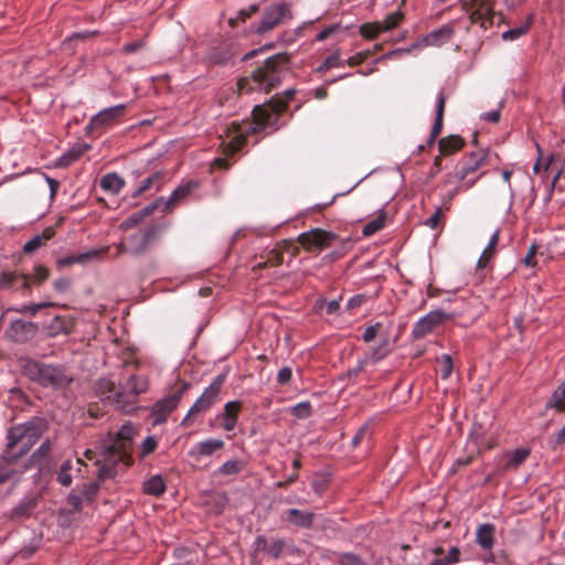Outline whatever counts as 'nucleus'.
<instances>
[{
    "mask_svg": "<svg viewBox=\"0 0 565 565\" xmlns=\"http://www.w3.org/2000/svg\"><path fill=\"white\" fill-rule=\"evenodd\" d=\"M135 435V428L131 424H125L118 430L117 436H109L99 441L97 452L90 449L85 451L88 459H95L99 466L97 477L99 479H111L117 475V465L125 467L131 465L130 441Z\"/></svg>",
    "mask_w": 565,
    "mask_h": 565,
    "instance_id": "obj_1",
    "label": "nucleus"
},
{
    "mask_svg": "<svg viewBox=\"0 0 565 565\" xmlns=\"http://www.w3.org/2000/svg\"><path fill=\"white\" fill-rule=\"evenodd\" d=\"M42 434V424L36 420L19 424L8 431L7 449L0 460V465H4V471L0 472V483L12 476L13 470L7 468L18 457L26 454L30 448L38 441Z\"/></svg>",
    "mask_w": 565,
    "mask_h": 565,
    "instance_id": "obj_2",
    "label": "nucleus"
},
{
    "mask_svg": "<svg viewBox=\"0 0 565 565\" xmlns=\"http://www.w3.org/2000/svg\"><path fill=\"white\" fill-rule=\"evenodd\" d=\"M289 70V56L278 53L265 60V63L252 72L250 77L237 82L238 92L250 90L268 92L280 84L282 75Z\"/></svg>",
    "mask_w": 565,
    "mask_h": 565,
    "instance_id": "obj_3",
    "label": "nucleus"
},
{
    "mask_svg": "<svg viewBox=\"0 0 565 565\" xmlns=\"http://www.w3.org/2000/svg\"><path fill=\"white\" fill-rule=\"evenodd\" d=\"M21 367L23 374L29 380L44 387L64 390L73 381V377L67 375L63 367L45 364L32 359L22 360Z\"/></svg>",
    "mask_w": 565,
    "mask_h": 565,
    "instance_id": "obj_4",
    "label": "nucleus"
},
{
    "mask_svg": "<svg viewBox=\"0 0 565 565\" xmlns=\"http://www.w3.org/2000/svg\"><path fill=\"white\" fill-rule=\"evenodd\" d=\"M189 387V383L179 382L166 396L152 405L151 417L153 425H160L167 420L168 416L178 407Z\"/></svg>",
    "mask_w": 565,
    "mask_h": 565,
    "instance_id": "obj_5",
    "label": "nucleus"
},
{
    "mask_svg": "<svg viewBox=\"0 0 565 565\" xmlns=\"http://www.w3.org/2000/svg\"><path fill=\"white\" fill-rule=\"evenodd\" d=\"M295 95L294 89L286 90V99L281 97L273 98L267 105H256L253 108V116L259 126H273L277 122V116L284 111L287 102Z\"/></svg>",
    "mask_w": 565,
    "mask_h": 565,
    "instance_id": "obj_6",
    "label": "nucleus"
},
{
    "mask_svg": "<svg viewBox=\"0 0 565 565\" xmlns=\"http://www.w3.org/2000/svg\"><path fill=\"white\" fill-rule=\"evenodd\" d=\"M225 374H218L214 377L212 383L204 390L201 396L196 399V402L191 406L188 414L182 420V424L191 417L199 415L205 411H207L212 404L215 402L217 395L221 392V388L225 382Z\"/></svg>",
    "mask_w": 565,
    "mask_h": 565,
    "instance_id": "obj_7",
    "label": "nucleus"
},
{
    "mask_svg": "<svg viewBox=\"0 0 565 565\" xmlns=\"http://www.w3.org/2000/svg\"><path fill=\"white\" fill-rule=\"evenodd\" d=\"M404 20V12L398 9L386 15L383 21L367 22L360 26V34L367 40L376 39L381 33L388 32L398 26Z\"/></svg>",
    "mask_w": 565,
    "mask_h": 565,
    "instance_id": "obj_8",
    "label": "nucleus"
},
{
    "mask_svg": "<svg viewBox=\"0 0 565 565\" xmlns=\"http://www.w3.org/2000/svg\"><path fill=\"white\" fill-rule=\"evenodd\" d=\"M454 30L448 25H443L441 28L434 30L426 34L422 40L415 44H413L411 47L407 49H398L392 52H388L386 55H384L382 58H391L396 54L401 53H409L413 49L419 47V46H440L447 42L450 41L452 38Z\"/></svg>",
    "mask_w": 565,
    "mask_h": 565,
    "instance_id": "obj_9",
    "label": "nucleus"
},
{
    "mask_svg": "<svg viewBox=\"0 0 565 565\" xmlns=\"http://www.w3.org/2000/svg\"><path fill=\"white\" fill-rule=\"evenodd\" d=\"M488 152L483 149L469 153L463 160L457 166L455 172L449 174L447 183L454 178L457 181H465L471 173L478 171L487 162Z\"/></svg>",
    "mask_w": 565,
    "mask_h": 565,
    "instance_id": "obj_10",
    "label": "nucleus"
},
{
    "mask_svg": "<svg viewBox=\"0 0 565 565\" xmlns=\"http://www.w3.org/2000/svg\"><path fill=\"white\" fill-rule=\"evenodd\" d=\"M94 391L96 396L106 405L118 408H122L125 406V393L121 392V388L118 387L114 381L106 377L99 379L94 386Z\"/></svg>",
    "mask_w": 565,
    "mask_h": 565,
    "instance_id": "obj_11",
    "label": "nucleus"
},
{
    "mask_svg": "<svg viewBox=\"0 0 565 565\" xmlns=\"http://www.w3.org/2000/svg\"><path fill=\"white\" fill-rule=\"evenodd\" d=\"M256 127L250 122H237L232 121L227 127L226 139L223 145L226 147V151L234 153L238 151L246 142V136L248 132H254Z\"/></svg>",
    "mask_w": 565,
    "mask_h": 565,
    "instance_id": "obj_12",
    "label": "nucleus"
},
{
    "mask_svg": "<svg viewBox=\"0 0 565 565\" xmlns=\"http://www.w3.org/2000/svg\"><path fill=\"white\" fill-rule=\"evenodd\" d=\"M285 19H290V7L287 3H274L269 6L258 26L256 28L257 33H266L277 26Z\"/></svg>",
    "mask_w": 565,
    "mask_h": 565,
    "instance_id": "obj_13",
    "label": "nucleus"
},
{
    "mask_svg": "<svg viewBox=\"0 0 565 565\" xmlns=\"http://www.w3.org/2000/svg\"><path fill=\"white\" fill-rule=\"evenodd\" d=\"M335 235L333 233L323 231L321 228H312L308 232L301 233L298 236V242L309 252L320 250L331 245Z\"/></svg>",
    "mask_w": 565,
    "mask_h": 565,
    "instance_id": "obj_14",
    "label": "nucleus"
},
{
    "mask_svg": "<svg viewBox=\"0 0 565 565\" xmlns=\"http://www.w3.org/2000/svg\"><path fill=\"white\" fill-rule=\"evenodd\" d=\"M450 315L443 310H431L422 317L413 327L412 335L414 339H422L438 327L443 321L449 319Z\"/></svg>",
    "mask_w": 565,
    "mask_h": 565,
    "instance_id": "obj_15",
    "label": "nucleus"
},
{
    "mask_svg": "<svg viewBox=\"0 0 565 565\" xmlns=\"http://www.w3.org/2000/svg\"><path fill=\"white\" fill-rule=\"evenodd\" d=\"M125 108V104H118L116 106L102 109L90 118L86 129L95 130L114 125L116 120L124 114Z\"/></svg>",
    "mask_w": 565,
    "mask_h": 565,
    "instance_id": "obj_16",
    "label": "nucleus"
},
{
    "mask_svg": "<svg viewBox=\"0 0 565 565\" xmlns=\"http://www.w3.org/2000/svg\"><path fill=\"white\" fill-rule=\"evenodd\" d=\"M316 514L307 510L287 509L281 514V521L300 529L309 530L313 525Z\"/></svg>",
    "mask_w": 565,
    "mask_h": 565,
    "instance_id": "obj_17",
    "label": "nucleus"
},
{
    "mask_svg": "<svg viewBox=\"0 0 565 565\" xmlns=\"http://www.w3.org/2000/svg\"><path fill=\"white\" fill-rule=\"evenodd\" d=\"M148 380L143 375H131L126 384L121 387V392L125 393L124 404L132 402L139 394L145 393L148 390Z\"/></svg>",
    "mask_w": 565,
    "mask_h": 565,
    "instance_id": "obj_18",
    "label": "nucleus"
},
{
    "mask_svg": "<svg viewBox=\"0 0 565 565\" xmlns=\"http://www.w3.org/2000/svg\"><path fill=\"white\" fill-rule=\"evenodd\" d=\"M224 447V441L218 438H209L195 444L190 450L189 456L195 460L213 455L216 450Z\"/></svg>",
    "mask_w": 565,
    "mask_h": 565,
    "instance_id": "obj_19",
    "label": "nucleus"
},
{
    "mask_svg": "<svg viewBox=\"0 0 565 565\" xmlns=\"http://www.w3.org/2000/svg\"><path fill=\"white\" fill-rule=\"evenodd\" d=\"M198 185H199L198 182L189 181V182L178 186L177 189H174L172 191V193H171V195L169 196L168 200H164L163 198H160V199L157 200V201H159V207L161 205H164L162 207V211L167 210L168 207L174 205L180 200H182L185 196L190 195L192 193V191L198 188Z\"/></svg>",
    "mask_w": 565,
    "mask_h": 565,
    "instance_id": "obj_20",
    "label": "nucleus"
},
{
    "mask_svg": "<svg viewBox=\"0 0 565 565\" xmlns=\"http://www.w3.org/2000/svg\"><path fill=\"white\" fill-rule=\"evenodd\" d=\"M239 411L241 402L238 401H231L225 404L224 411L218 415V418L222 419V427L226 431H232L235 428Z\"/></svg>",
    "mask_w": 565,
    "mask_h": 565,
    "instance_id": "obj_21",
    "label": "nucleus"
},
{
    "mask_svg": "<svg viewBox=\"0 0 565 565\" xmlns=\"http://www.w3.org/2000/svg\"><path fill=\"white\" fill-rule=\"evenodd\" d=\"M531 450L529 448L522 447L516 448L511 452H505L502 456V469L507 470H516L530 456Z\"/></svg>",
    "mask_w": 565,
    "mask_h": 565,
    "instance_id": "obj_22",
    "label": "nucleus"
},
{
    "mask_svg": "<svg viewBox=\"0 0 565 565\" xmlns=\"http://www.w3.org/2000/svg\"><path fill=\"white\" fill-rule=\"evenodd\" d=\"M90 147L86 143L75 145L65 151L56 161V167L67 168L78 160Z\"/></svg>",
    "mask_w": 565,
    "mask_h": 565,
    "instance_id": "obj_23",
    "label": "nucleus"
},
{
    "mask_svg": "<svg viewBox=\"0 0 565 565\" xmlns=\"http://www.w3.org/2000/svg\"><path fill=\"white\" fill-rule=\"evenodd\" d=\"M100 188L113 195L118 194L125 186V180L116 172H109L102 177Z\"/></svg>",
    "mask_w": 565,
    "mask_h": 565,
    "instance_id": "obj_24",
    "label": "nucleus"
},
{
    "mask_svg": "<svg viewBox=\"0 0 565 565\" xmlns=\"http://www.w3.org/2000/svg\"><path fill=\"white\" fill-rule=\"evenodd\" d=\"M494 526L489 523L481 524L476 533V541L483 550H491L494 543Z\"/></svg>",
    "mask_w": 565,
    "mask_h": 565,
    "instance_id": "obj_25",
    "label": "nucleus"
},
{
    "mask_svg": "<svg viewBox=\"0 0 565 565\" xmlns=\"http://www.w3.org/2000/svg\"><path fill=\"white\" fill-rule=\"evenodd\" d=\"M445 102H446V98H445L444 94L439 93L436 98V119L431 127L429 142H433L443 129V117H444Z\"/></svg>",
    "mask_w": 565,
    "mask_h": 565,
    "instance_id": "obj_26",
    "label": "nucleus"
},
{
    "mask_svg": "<svg viewBox=\"0 0 565 565\" xmlns=\"http://www.w3.org/2000/svg\"><path fill=\"white\" fill-rule=\"evenodd\" d=\"M162 184V173L161 172H154L151 175L143 179L138 188L134 192V196L137 198L145 193L146 191L156 189L159 190Z\"/></svg>",
    "mask_w": 565,
    "mask_h": 565,
    "instance_id": "obj_27",
    "label": "nucleus"
},
{
    "mask_svg": "<svg viewBox=\"0 0 565 565\" xmlns=\"http://www.w3.org/2000/svg\"><path fill=\"white\" fill-rule=\"evenodd\" d=\"M492 14V0H472L471 18L476 21L490 19Z\"/></svg>",
    "mask_w": 565,
    "mask_h": 565,
    "instance_id": "obj_28",
    "label": "nucleus"
},
{
    "mask_svg": "<svg viewBox=\"0 0 565 565\" xmlns=\"http://www.w3.org/2000/svg\"><path fill=\"white\" fill-rule=\"evenodd\" d=\"M142 490L149 495L159 497L166 490V483L160 475H154L143 482Z\"/></svg>",
    "mask_w": 565,
    "mask_h": 565,
    "instance_id": "obj_29",
    "label": "nucleus"
},
{
    "mask_svg": "<svg viewBox=\"0 0 565 565\" xmlns=\"http://www.w3.org/2000/svg\"><path fill=\"white\" fill-rule=\"evenodd\" d=\"M391 343L388 338L382 340L380 344L369 354H365L363 358L367 359V363H379L383 359H385L391 353Z\"/></svg>",
    "mask_w": 565,
    "mask_h": 565,
    "instance_id": "obj_30",
    "label": "nucleus"
},
{
    "mask_svg": "<svg viewBox=\"0 0 565 565\" xmlns=\"http://www.w3.org/2000/svg\"><path fill=\"white\" fill-rule=\"evenodd\" d=\"M462 146L463 140L458 136H449L439 140V151L444 156H448L460 150Z\"/></svg>",
    "mask_w": 565,
    "mask_h": 565,
    "instance_id": "obj_31",
    "label": "nucleus"
},
{
    "mask_svg": "<svg viewBox=\"0 0 565 565\" xmlns=\"http://www.w3.org/2000/svg\"><path fill=\"white\" fill-rule=\"evenodd\" d=\"M546 406L558 412H565V380L553 392L551 398L546 403Z\"/></svg>",
    "mask_w": 565,
    "mask_h": 565,
    "instance_id": "obj_32",
    "label": "nucleus"
},
{
    "mask_svg": "<svg viewBox=\"0 0 565 565\" xmlns=\"http://www.w3.org/2000/svg\"><path fill=\"white\" fill-rule=\"evenodd\" d=\"M159 209V201H156L154 203L143 207L142 210L132 213L130 216H128L122 223L121 226L124 228H130L135 225H137L142 217L150 214L153 210Z\"/></svg>",
    "mask_w": 565,
    "mask_h": 565,
    "instance_id": "obj_33",
    "label": "nucleus"
},
{
    "mask_svg": "<svg viewBox=\"0 0 565 565\" xmlns=\"http://www.w3.org/2000/svg\"><path fill=\"white\" fill-rule=\"evenodd\" d=\"M499 242V230H497L490 237L487 247L483 249L482 255L478 259V267L484 268L487 264L490 262L492 255L494 254L495 246Z\"/></svg>",
    "mask_w": 565,
    "mask_h": 565,
    "instance_id": "obj_34",
    "label": "nucleus"
},
{
    "mask_svg": "<svg viewBox=\"0 0 565 565\" xmlns=\"http://www.w3.org/2000/svg\"><path fill=\"white\" fill-rule=\"evenodd\" d=\"M531 23H532V17L530 15L527 18L526 22H524L523 24L504 31L502 33V39L504 41H514V40L523 36L524 34H526L529 32Z\"/></svg>",
    "mask_w": 565,
    "mask_h": 565,
    "instance_id": "obj_35",
    "label": "nucleus"
},
{
    "mask_svg": "<svg viewBox=\"0 0 565 565\" xmlns=\"http://www.w3.org/2000/svg\"><path fill=\"white\" fill-rule=\"evenodd\" d=\"M52 306H54V303L50 302V301H42V302L29 303V305L23 303V305H20L18 307L13 308V311L30 316V317H34L39 310H41L43 308H49Z\"/></svg>",
    "mask_w": 565,
    "mask_h": 565,
    "instance_id": "obj_36",
    "label": "nucleus"
},
{
    "mask_svg": "<svg viewBox=\"0 0 565 565\" xmlns=\"http://www.w3.org/2000/svg\"><path fill=\"white\" fill-rule=\"evenodd\" d=\"M244 468V462L238 459H232L225 461L218 467L217 472L223 476H235L238 475Z\"/></svg>",
    "mask_w": 565,
    "mask_h": 565,
    "instance_id": "obj_37",
    "label": "nucleus"
},
{
    "mask_svg": "<svg viewBox=\"0 0 565 565\" xmlns=\"http://www.w3.org/2000/svg\"><path fill=\"white\" fill-rule=\"evenodd\" d=\"M386 215L385 213L379 214L375 218L367 222L363 227V235L371 236L382 230L385 225Z\"/></svg>",
    "mask_w": 565,
    "mask_h": 565,
    "instance_id": "obj_38",
    "label": "nucleus"
},
{
    "mask_svg": "<svg viewBox=\"0 0 565 565\" xmlns=\"http://www.w3.org/2000/svg\"><path fill=\"white\" fill-rule=\"evenodd\" d=\"M72 468L73 463L71 460H66L61 465L56 476V480L58 483H61L64 487H68L72 483Z\"/></svg>",
    "mask_w": 565,
    "mask_h": 565,
    "instance_id": "obj_39",
    "label": "nucleus"
},
{
    "mask_svg": "<svg viewBox=\"0 0 565 565\" xmlns=\"http://www.w3.org/2000/svg\"><path fill=\"white\" fill-rule=\"evenodd\" d=\"M344 66V61L341 58L339 52H334L327 56L321 65L317 68L318 72H324L333 67Z\"/></svg>",
    "mask_w": 565,
    "mask_h": 565,
    "instance_id": "obj_40",
    "label": "nucleus"
},
{
    "mask_svg": "<svg viewBox=\"0 0 565 565\" xmlns=\"http://www.w3.org/2000/svg\"><path fill=\"white\" fill-rule=\"evenodd\" d=\"M35 505V500L34 499H24L23 501L20 502V504H18L17 507H14L12 509V514L11 516L13 519H21V518H24L26 516L31 509Z\"/></svg>",
    "mask_w": 565,
    "mask_h": 565,
    "instance_id": "obj_41",
    "label": "nucleus"
},
{
    "mask_svg": "<svg viewBox=\"0 0 565 565\" xmlns=\"http://www.w3.org/2000/svg\"><path fill=\"white\" fill-rule=\"evenodd\" d=\"M103 480L104 479L98 478L97 481L84 483L81 488H77V490L81 492V494L84 497L86 501H92L99 490V481Z\"/></svg>",
    "mask_w": 565,
    "mask_h": 565,
    "instance_id": "obj_42",
    "label": "nucleus"
},
{
    "mask_svg": "<svg viewBox=\"0 0 565 565\" xmlns=\"http://www.w3.org/2000/svg\"><path fill=\"white\" fill-rule=\"evenodd\" d=\"M285 542L281 539H273L267 542L265 553L270 555L273 558H278L282 553Z\"/></svg>",
    "mask_w": 565,
    "mask_h": 565,
    "instance_id": "obj_43",
    "label": "nucleus"
},
{
    "mask_svg": "<svg viewBox=\"0 0 565 565\" xmlns=\"http://www.w3.org/2000/svg\"><path fill=\"white\" fill-rule=\"evenodd\" d=\"M50 276V271L46 267L42 265H38L34 267L33 273L29 275L33 284L41 285Z\"/></svg>",
    "mask_w": 565,
    "mask_h": 565,
    "instance_id": "obj_44",
    "label": "nucleus"
},
{
    "mask_svg": "<svg viewBox=\"0 0 565 565\" xmlns=\"http://www.w3.org/2000/svg\"><path fill=\"white\" fill-rule=\"evenodd\" d=\"M96 34H98V31H83V32H74L72 35L67 36L64 42H63V46L65 49H70L71 47V44L74 40H82V41H85L92 36H95Z\"/></svg>",
    "mask_w": 565,
    "mask_h": 565,
    "instance_id": "obj_45",
    "label": "nucleus"
},
{
    "mask_svg": "<svg viewBox=\"0 0 565 565\" xmlns=\"http://www.w3.org/2000/svg\"><path fill=\"white\" fill-rule=\"evenodd\" d=\"M440 363H441L440 377L443 380H446L451 375L452 369H454V364H452V360H451L450 355L443 354L440 358Z\"/></svg>",
    "mask_w": 565,
    "mask_h": 565,
    "instance_id": "obj_46",
    "label": "nucleus"
},
{
    "mask_svg": "<svg viewBox=\"0 0 565 565\" xmlns=\"http://www.w3.org/2000/svg\"><path fill=\"white\" fill-rule=\"evenodd\" d=\"M14 274L17 275V278L14 279L11 288H15V289L21 288L24 291H29L31 288V284H33V281L31 280L29 275L18 274V273H14Z\"/></svg>",
    "mask_w": 565,
    "mask_h": 565,
    "instance_id": "obj_47",
    "label": "nucleus"
},
{
    "mask_svg": "<svg viewBox=\"0 0 565 565\" xmlns=\"http://www.w3.org/2000/svg\"><path fill=\"white\" fill-rule=\"evenodd\" d=\"M86 501L84 497L81 494V492L76 489H74L67 497V503L71 505L74 510L78 511L82 509V505Z\"/></svg>",
    "mask_w": 565,
    "mask_h": 565,
    "instance_id": "obj_48",
    "label": "nucleus"
},
{
    "mask_svg": "<svg viewBox=\"0 0 565 565\" xmlns=\"http://www.w3.org/2000/svg\"><path fill=\"white\" fill-rule=\"evenodd\" d=\"M340 565H363L362 559L353 553H341L338 556Z\"/></svg>",
    "mask_w": 565,
    "mask_h": 565,
    "instance_id": "obj_49",
    "label": "nucleus"
},
{
    "mask_svg": "<svg viewBox=\"0 0 565 565\" xmlns=\"http://www.w3.org/2000/svg\"><path fill=\"white\" fill-rule=\"evenodd\" d=\"M292 414L298 418H307L311 414V405L309 402H300L292 407Z\"/></svg>",
    "mask_w": 565,
    "mask_h": 565,
    "instance_id": "obj_50",
    "label": "nucleus"
},
{
    "mask_svg": "<svg viewBox=\"0 0 565 565\" xmlns=\"http://www.w3.org/2000/svg\"><path fill=\"white\" fill-rule=\"evenodd\" d=\"M158 446V441L153 436H147L141 444V457L152 454Z\"/></svg>",
    "mask_w": 565,
    "mask_h": 565,
    "instance_id": "obj_51",
    "label": "nucleus"
},
{
    "mask_svg": "<svg viewBox=\"0 0 565 565\" xmlns=\"http://www.w3.org/2000/svg\"><path fill=\"white\" fill-rule=\"evenodd\" d=\"M232 57L233 53L230 51L220 52L215 49L210 53V60L215 64H226Z\"/></svg>",
    "mask_w": 565,
    "mask_h": 565,
    "instance_id": "obj_52",
    "label": "nucleus"
},
{
    "mask_svg": "<svg viewBox=\"0 0 565 565\" xmlns=\"http://www.w3.org/2000/svg\"><path fill=\"white\" fill-rule=\"evenodd\" d=\"M46 237H44L43 235H36L34 237H32L31 239H29L24 246H23V252L26 253V254H31L33 253L34 250H36L39 247H41V245L43 244V241L45 239Z\"/></svg>",
    "mask_w": 565,
    "mask_h": 565,
    "instance_id": "obj_53",
    "label": "nucleus"
},
{
    "mask_svg": "<svg viewBox=\"0 0 565 565\" xmlns=\"http://www.w3.org/2000/svg\"><path fill=\"white\" fill-rule=\"evenodd\" d=\"M501 175H502V180L507 184L509 193H510V201H509V210H510L512 207L514 199H515V191H514V189L512 188V184H511L512 171L508 170V169H504V170H502Z\"/></svg>",
    "mask_w": 565,
    "mask_h": 565,
    "instance_id": "obj_54",
    "label": "nucleus"
},
{
    "mask_svg": "<svg viewBox=\"0 0 565 565\" xmlns=\"http://www.w3.org/2000/svg\"><path fill=\"white\" fill-rule=\"evenodd\" d=\"M17 278V275L11 271H2L0 274V290L12 287L14 279Z\"/></svg>",
    "mask_w": 565,
    "mask_h": 565,
    "instance_id": "obj_55",
    "label": "nucleus"
},
{
    "mask_svg": "<svg viewBox=\"0 0 565 565\" xmlns=\"http://www.w3.org/2000/svg\"><path fill=\"white\" fill-rule=\"evenodd\" d=\"M33 323L28 322L24 320H14L11 323V329L15 332H29L31 329H33Z\"/></svg>",
    "mask_w": 565,
    "mask_h": 565,
    "instance_id": "obj_56",
    "label": "nucleus"
},
{
    "mask_svg": "<svg viewBox=\"0 0 565 565\" xmlns=\"http://www.w3.org/2000/svg\"><path fill=\"white\" fill-rule=\"evenodd\" d=\"M292 376V371L289 366H284L278 371L277 383L280 385L287 384Z\"/></svg>",
    "mask_w": 565,
    "mask_h": 565,
    "instance_id": "obj_57",
    "label": "nucleus"
},
{
    "mask_svg": "<svg viewBox=\"0 0 565 565\" xmlns=\"http://www.w3.org/2000/svg\"><path fill=\"white\" fill-rule=\"evenodd\" d=\"M550 169H551V161L545 163V166L543 168L541 158L537 159V161L535 162V164L533 167L534 173L540 174L543 180H545L547 178Z\"/></svg>",
    "mask_w": 565,
    "mask_h": 565,
    "instance_id": "obj_58",
    "label": "nucleus"
},
{
    "mask_svg": "<svg viewBox=\"0 0 565 565\" xmlns=\"http://www.w3.org/2000/svg\"><path fill=\"white\" fill-rule=\"evenodd\" d=\"M367 364H369L367 359H364V358L359 359L356 365L354 367H351L348 370L347 376L349 379L356 376L360 372H362L365 369V366Z\"/></svg>",
    "mask_w": 565,
    "mask_h": 565,
    "instance_id": "obj_59",
    "label": "nucleus"
},
{
    "mask_svg": "<svg viewBox=\"0 0 565 565\" xmlns=\"http://www.w3.org/2000/svg\"><path fill=\"white\" fill-rule=\"evenodd\" d=\"M145 46V42L142 40H137L130 43H127L122 46L121 51L124 53L130 54L136 53Z\"/></svg>",
    "mask_w": 565,
    "mask_h": 565,
    "instance_id": "obj_60",
    "label": "nucleus"
},
{
    "mask_svg": "<svg viewBox=\"0 0 565 565\" xmlns=\"http://www.w3.org/2000/svg\"><path fill=\"white\" fill-rule=\"evenodd\" d=\"M369 425L364 424L360 427V429L356 431V434L352 437L351 445L353 447L358 446L362 439L369 434Z\"/></svg>",
    "mask_w": 565,
    "mask_h": 565,
    "instance_id": "obj_61",
    "label": "nucleus"
},
{
    "mask_svg": "<svg viewBox=\"0 0 565 565\" xmlns=\"http://www.w3.org/2000/svg\"><path fill=\"white\" fill-rule=\"evenodd\" d=\"M53 286L57 292L64 294L70 289L71 280L68 278H60L54 280Z\"/></svg>",
    "mask_w": 565,
    "mask_h": 565,
    "instance_id": "obj_62",
    "label": "nucleus"
},
{
    "mask_svg": "<svg viewBox=\"0 0 565 565\" xmlns=\"http://www.w3.org/2000/svg\"><path fill=\"white\" fill-rule=\"evenodd\" d=\"M377 328H379V323L369 326L363 332V335H362L363 341H365V342L373 341L377 334Z\"/></svg>",
    "mask_w": 565,
    "mask_h": 565,
    "instance_id": "obj_63",
    "label": "nucleus"
},
{
    "mask_svg": "<svg viewBox=\"0 0 565 565\" xmlns=\"http://www.w3.org/2000/svg\"><path fill=\"white\" fill-rule=\"evenodd\" d=\"M459 556H460V551L458 547L456 546H452L449 551H448V554L446 556V558L444 559L447 565H451V564H456L459 562Z\"/></svg>",
    "mask_w": 565,
    "mask_h": 565,
    "instance_id": "obj_64",
    "label": "nucleus"
}]
</instances>
